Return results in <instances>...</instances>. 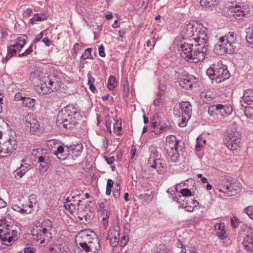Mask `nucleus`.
<instances>
[{"instance_id":"nucleus-21","label":"nucleus","mask_w":253,"mask_h":253,"mask_svg":"<svg viewBox=\"0 0 253 253\" xmlns=\"http://www.w3.org/2000/svg\"><path fill=\"white\" fill-rule=\"evenodd\" d=\"M78 119H79L78 117H74L73 118H69L68 119H66V120H64L63 122H56V123L59 126H63L67 129H70L77 126Z\"/></svg>"},{"instance_id":"nucleus-52","label":"nucleus","mask_w":253,"mask_h":253,"mask_svg":"<svg viewBox=\"0 0 253 253\" xmlns=\"http://www.w3.org/2000/svg\"><path fill=\"white\" fill-rule=\"evenodd\" d=\"M114 130L117 135H122V133H121L122 124H121V122H120L119 121H118V120L116 121V123L114 126Z\"/></svg>"},{"instance_id":"nucleus-13","label":"nucleus","mask_w":253,"mask_h":253,"mask_svg":"<svg viewBox=\"0 0 253 253\" xmlns=\"http://www.w3.org/2000/svg\"><path fill=\"white\" fill-rule=\"evenodd\" d=\"M148 164L151 167L156 169L158 173L163 174L167 171V164L163 159H153L151 157L148 160Z\"/></svg>"},{"instance_id":"nucleus-6","label":"nucleus","mask_w":253,"mask_h":253,"mask_svg":"<svg viewBox=\"0 0 253 253\" xmlns=\"http://www.w3.org/2000/svg\"><path fill=\"white\" fill-rule=\"evenodd\" d=\"M74 117H81L80 109L74 105H68L59 112L57 116L56 122H63L64 120L68 119Z\"/></svg>"},{"instance_id":"nucleus-49","label":"nucleus","mask_w":253,"mask_h":253,"mask_svg":"<svg viewBox=\"0 0 253 253\" xmlns=\"http://www.w3.org/2000/svg\"><path fill=\"white\" fill-rule=\"evenodd\" d=\"M87 78H88L87 84L89 86V89L91 91H93L96 89V88L94 85V83L95 82V79H94V78H93L91 76V74L90 73L87 74Z\"/></svg>"},{"instance_id":"nucleus-34","label":"nucleus","mask_w":253,"mask_h":253,"mask_svg":"<svg viewBox=\"0 0 253 253\" xmlns=\"http://www.w3.org/2000/svg\"><path fill=\"white\" fill-rule=\"evenodd\" d=\"M7 146L6 149H5L6 154H10L13 151L15 150L17 148V144L15 140H11L9 139L8 144L6 145Z\"/></svg>"},{"instance_id":"nucleus-18","label":"nucleus","mask_w":253,"mask_h":253,"mask_svg":"<svg viewBox=\"0 0 253 253\" xmlns=\"http://www.w3.org/2000/svg\"><path fill=\"white\" fill-rule=\"evenodd\" d=\"M120 238V228H110L108 230L107 239L110 240V245L112 247H116L118 245Z\"/></svg>"},{"instance_id":"nucleus-48","label":"nucleus","mask_w":253,"mask_h":253,"mask_svg":"<svg viewBox=\"0 0 253 253\" xmlns=\"http://www.w3.org/2000/svg\"><path fill=\"white\" fill-rule=\"evenodd\" d=\"M201 97L202 98H203V101L206 103H209L214 98V97L211 94H207V93L205 92H202L201 93Z\"/></svg>"},{"instance_id":"nucleus-15","label":"nucleus","mask_w":253,"mask_h":253,"mask_svg":"<svg viewBox=\"0 0 253 253\" xmlns=\"http://www.w3.org/2000/svg\"><path fill=\"white\" fill-rule=\"evenodd\" d=\"M178 82L182 87L185 89H189L196 83V78L192 75L185 74L181 75Z\"/></svg>"},{"instance_id":"nucleus-22","label":"nucleus","mask_w":253,"mask_h":253,"mask_svg":"<svg viewBox=\"0 0 253 253\" xmlns=\"http://www.w3.org/2000/svg\"><path fill=\"white\" fill-rule=\"evenodd\" d=\"M152 131L156 134L166 131L170 128V126L166 124L162 125L158 122H151Z\"/></svg>"},{"instance_id":"nucleus-5","label":"nucleus","mask_w":253,"mask_h":253,"mask_svg":"<svg viewBox=\"0 0 253 253\" xmlns=\"http://www.w3.org/2000/svg\"><path fill=\"white\" fill-rule=\"evenodd\" d=\"M44 80L40 87L41 92L43 94H49L51 92L57 90L61 86V81L59 79L55 76L50 77L44 76Z\"/></svg>"},{"instance_id":"nucleus-29","label":"nucleus","mask_w":253,"mask_h":253,"mask_svg":"<svg viewBox=\"0 0 253 253\" xmlns=\"http://www.w3.org/2000/svg\"><path fill=\"white\" fill-rule=\"evenodd\" d=\"M219 115L223 117H227L231 114L233 109L230 105L219 104Z\"/></svg>"},{"instance_id":"nucleus-64","label":"nucleus","mask_w":253,"mask_h":253,"mask_svg":"<svg viewBox=\"0 0 253 253\" xmlns=\"http://www.w3.org/2000/svg\"><path fill=\"white\" fill-rule=\"evenodd\" d=\"M12 208L15 211L19 212H22V209L21 204L19 205L18 204H14L12 205Z\"/></svg>"},{"instance_id":"nucleus-17","label":"nucleus","mask_w":253,"mask_h":253,"mask_svg":"<svg viewBox=\"0 0 253 253\" xmlns=\"http://www.w3.org/2000/svg\"><path fill=\"white\" fill-rule=\"evenodd\" d=\"M99 240L97 238H92V241H89L88 244L86 242H81L79 244L82 249L79 252H82L83 251V253L84 252L88 253L89 252L93 253L92 249L93 248L95 250H97V248H99Z\"/></svg>"},{"instance_id":"nucleus-12","label":"nucleus","mask_w":253,"mask_h":253,"mask_svg":"<svg viewBox=\"0 0 253 253\" xmlns=\"http://www.w3.org/2000/svg\"><path fill=\"white\" fill-rule=\"evenodd\" d=\"M68 159L75 160L79 157L83 151V146L82 142L80 141L77 142H73L72 144L68 146Z\"/></svg>"},{"instance_id":"nucleus-47","label":"nucleus","mask_w":253,"mask_h":253,"mask_svg":"<svg viewBox=\"0 0 253 253\" xmlns=\"http://www.w3.org/2000/svg\"><path fill=\"white\" fill-rule=\"evenodd\" d=\"M186 205L185 208L188 211H193L194 208L199 205V203L196 200H192V205H189L188 200L185 201Z\"/></svg>"},{"instance_id":"nucleus-25","label":"nucleus","mask_w":253,"mask_h":253,"mask_svg":"<svg viewBox=\"0 0 253 253\" xmlns=\"http://www.w3.org/2000/svg\"><path fill=\"white\" fill-rule=\"evenodd\" d=\"M31 168L28 164H21L20 166L13 171V174L16 179L21 178Z\"/></svg>"},{"instance_id":"nucleus-30","label":"nucleus","mask_w":253,"mask_h":253,"mask_svg":"<svg viewBox=\"0 0 253 253\" xmlns=\"http://www.w3.org/2000/svg\"><path fill=\"white\" fill-rule=\"evenodd\" d=\"M219 0H200V4L203 8L212 9L218 4Z\"/></svg>"},{"instance_id":"nucleus-14","label":"nucleus","mask_w":253,"mask_h":253,"mask_svg":"<svg viewBox=\"0 0 253 253\" xmlns=\"http://www.w3.org/2000/svg\"><path fill=\"white\" fill-rule=\"evenodd\" d=\"M198 21H191L185 25L181 31L184 38H194L196 35Z\"/></svg>"},{"instance_id":"nucleus-37","label":"nucleus","mask_w":253,"mask_h":253,"mask_svg":"<svg viewBox=\"0 0 253 253\" xmlns=\"http://www.w3.org/2000/svg\"><path fill=\"white\" fill-rule=\"evenodd\" d=\"M219 104L216 105H211L209 107L208 113L211 117L219 115Z\"/></svg>"},{"instance_id":"nucleus-42","label":"nucleus","mask_w":253,"mask_h":253,"mask_svg":"<svg viewBox=\"0 0 253 253\" xmlns=\"http://www.w3.org/2000/svg\"><path fill=\"white\" fill-rule=\"evenodd\" d=\"M92 48H86L84 52L83 53L81 59L84 60L90 59H93V57L91 55Z\"/></svg>"},{"instance_id":"nucleus-60","label":"nucleus","mask_w":253,"mask_h":253,"mask_svg":"<svg viewBox=\"0 0 253 253\" xmlns=\"http://www.w3.org/2000/svg\"><path fill=\"white\" fill-rule=\"evenodd\" d=\"M161 97V93H158L157 94V98L155 99V100L154 102V104L155 106H159L163 103Z\"/></svg>"},{"instance_id":"nucleus-8","label":"nucleus","mask_w":253,"mask_h":253,"mask_svg":"<svg viewBox=\"0 0 253 253\" xmlns=\"http://www.w3.org/2000/svg\"><path fill=\"white\" fill-rule=\"evenodd\" d=\"M33 238L37 241H40L41 244L49 242L52 238L51 232H46L38 226H36L32 231Z\"/></svg>"},{"instance_id":"nucleus-45","label":"nucleus","mask_w":253,"mask_h":253,"mask_svg":"<svg viewBox=\"0 0 253 253\" xmlns=\"http://www.w3.org/2000/svg\"><path fill=\"white\" fill-rule=\"evenodd\" d=\"M185 151L184 143L180 140H177V143L176 144L175 152L179 153H183Z\"/></svg>"},{"instance_id":"nucleus-62","label":"nucleus","mask_w":253,"mask_h":253,"mask_svg":"<svg viewBox=\"0 0 253 253\" xmlns=\"http://www.w3.org/2000/svg\"><path fill=\"white\" fill-rule=\"evenodd\" d=\"M128 241V238L127 236L123 235L121 239L120 246L122 247H124L127 243Z\"/></svg>"},{"instance_id":"nucleus-9","label":"nucleus","mask_w":253,"mask_h":253,"mask_svg":"<svg viewBox=\"0 0 253 253\" xmlns=\"http://www.w3.org/2000/svg\"><path fill=\"white\" fill-rule=\"evenodd\" d=\"M198 26H197L196 35L195 37L193 38V40L196 42L202 44V45L206 46L208 48V45L207 43L208 40L207 35L208 29L201 22H198Z\"/></svg>"},{"instance_id":"nucleus-3","label":"nucleus","mask_w":253,"mask_h":253,"mask_svg":"<svg viewBox=\"0 0 253 253\" xmlns=\"http://www.w3.org/2000/svg\"><path fill=\"white\" fill-rule=\"evenodd\" d=\"M217 189L224 196H232L238 193L240 189V185L232 177H223L218 183Z\"/></svg>"},{"instance_id":"nucleus-19","label":"nucleus","mask_w":253,"mask_h":253,"mask_svg":"<svg viewBox=\"0 0 253 253\" xmlns=\"http://www.w3.org/2000/svg\"><path fill=\"white\" fill-rule=\"evenodd\" d=\"M229 140L226 146L233 151L242 146L241 139L239 136H234L232 133H229Z\"/></svg>"},{"instance_id":"nucleus-57","label":"nucleus","mask_w":253,"mask_h":253,"mask_svg":"<svg viewBox=\"0 0 253 253\" xmlns=\"http://www.w3.org/2000/svg\"><path fill=\"white\" fill-rule=\"evenodd\" d=\"M244 211L248 214L251 219L253 220V206H248L245 209Z\"/></svg>"},{"instance_id":"nucleus-10","label":"nucleus","mask_w":253,"mask_h":253,"mask_svg":"<svg viewBox=\"0 0 253 253\" xmlns=\"http://www.w3.org/2000/svg\"><path fill=\"white\" fill-rule=\"evenodd\" d=\"M223 14L226 17L235 19H240V16L244 17L247 14L246 12L242 9L239 8V7L236 5L235 6H232L225 7L222 11Z\"/></svg>"},{"instance_id":"nucleus-31","label":"nucleus","mask_w":253,"mask_h":253,"mask_svg":"<svg viewBox=\"0 0 253 253\" xmlns=\"http://www.w3.org/2000/svg\"><path fill=\"white\" fill-rule=\"evenodd\" d=\"M240 109L244 111L245 115L248 118L253 120V102L251 106H246L245 104L241 105Z\"/></svg>"},{"instance_id":"nucleus-27","label":"nucleus","mask_w":253,"mask_h":253,"mask_svg":"<svg viewBox=\"0 0 253 253\" xmlns=\"http://www.w3.org/2000/svg\"><path fill=\"white\" fill-rule=\"evenodd\" d=\"M251 93H253L252 90H246L244 91L242 100H241V105L245 104L246 106H251L253 103V96H251Z\"/></svg>"},{"instance_id":"nucleus-32","label":"nucleus","mask_w":253,"mask_h":253,"mask_svg":"<svg viewBox=\"0 0 253 253\" xmlns=\"http://www.w3.org/2000/svg\"><path fill=\"white\" fill-rule=\"evenodd\" d=\"M15 46L13 45V44L10 45L7 47V53L5 57L2 59V62L4 63L8 61L16 53V51L15 50Z\"/></svg>"},{"instance_id":"nucleus-61","label":"nucleus","mask_w":253,"mask_h":253,"mask_svg":"<svg viewBox=\"0 0 253 253\" xmlns=\"http://www.w3.org/2000/svg\"><path fill=\"white\" fill-rule=\"evenodd\" d=\"M33 51V47H32V44H31L28 49H27L24 52L19 54L18 55L19 57L21 56H26L30 54Z\"/></svg>"},{"instance_id":"nucleus-11","label":"nucleus","mask_w":253,"mask_h":253,"mask_svg":"<svg viewBox=\"0 0 253 253\" xmlns=\"http://www.w3.org/2000/svg\"><path fill=\"white\" fill-rule=\"evenodd\" d=\"M192 106L189 101H183L179 103L178 108L174 109L173 113L175 116L180 117L181 115L191 116Z\"/></svg>"},{"instance_id":"nucleus-4","label":"nucleus","mask_w":253,"mask_h":253,"mask_svg":"<svg viewBox=\"0 0 253 253\" xmlns=\"http://www.w3.org/2000/svg\"><path fill=\"white\" fill-rule=\"evenodd\" d=\"M17 231L12 229L5 220L0 223V239L3 245H10L17 239Z\"/></svg>"},{"instance_id":"nucleus-1","label":"nucleus","mask_w":253,"mask_h":253,"mask_svg":"<svg viewBox=\"0 0 253 253\" xmlns=\"http://www.w3.org/2000/svg\"><path fill=\"white\" fill-rule=\"evenodd\" d=\"M193 44L184 42L180 44L179 50L181 56L186 61L197 63L203 61L208 54V48L202 44L198 43L193 49Z\"/></svg>"},{"instance_id":"nucleus-56","label":"nucleus","mask_w":253,"mask_h":253,"mask_svg":"<svg viewBox=\"0 0 253 253\" xmlns=\"http://www.w3.org/2000/svg\"><path fill=\"white\" fill-rule=\"evenodd\" d=\"M28 202L30 205L33 207L34 205H36L38 202L37 196L34 194H32L29 197Z\"/></svg>"},{"instance_id":"nucleus-63","label":"nucleus","mask_w":253,"mask_h":253,"mask_svg":"<svg viewBox=\"0 0 253 253\" xmlns=\"http://www.w3.org/2000/svg\"><path fill=\"white\" fill-rule=\"evenodd\" d=\"M99 54L101 57H105L106 54L104 51V48L103 45H100L98 46Z\"/></svg>"},{"instance_id":"nucleus-16","label":"nucleus","mask_w":253,"mask_h":253,"mask_svg":"<svg viewBox=\"0 0 253 253\" xmlns=\"http://www.w3.org/2000/svg\"><path fill=\"white\" fill-rule=\"evenodd\" d=\"M25 121L28 126L30 127V131L34 133L40 128V124L37 119V117L33 114H28L25 117Z\"/></svg>"},{"instance_id":"nucleus-55","label":"nucleus","mask_w":253,"mask_h":253,"mask_svg":"<svg viewBox=\"0 0 253 253\" xmlns=\"http://www.w3.org/2000/svg\"><path fill=\"white\" fill-rule=\"evenodd\" d=\"M231 224L233 228H236L240 223V219L236 216H233L230 219Z\"/></svg>"},{"instance_id":"nucleus-46","label":"nucleus","mask_w":253,"mask_h":253,"mask_svg":"<svg viewBox=\"0 0 253 253\" xmlns=\"http://www.w3.org/2000/svg\"><path fill=\"white\" fill-rule=\"evenodd\" d=\"M247 42L253 46V30L249 29L246 36Z\"/></svg>"},{"instance_id":"nucleus-36","label":"nucleus","mask_w":253,"mask_h":253,"mask_svg":"<svg viewBox=\"0 0 253 253\" xmlns=\"http://www.w3.org/2000/svg\"><path fill=\"white\" fill-rule=\"evenodd\" d=\"M23 104L26 107L33 109L35 108V100L30 97H24L23 100Z\"/></svg>"},{"instance_id":"nucleus-40","label":"nucleus","mask_w":253,"mask_h":253,"mask_svg":"<svg viewBox=\"0 0 253 253\" xmlns=\"http://www.w3.org/2000/svg\"><path fill=\"white\" fill-rule=\"evenodd\" d=\"M26 44V41L24 39H17L16 40V41L15 42H14L13 45H15V50L17 52L18 50H20L24 46V45Z\"/></svg>"},{"instance_id":"nucleus-54","label":"nucleus","mask_w":253,"mask_h":253,"mask_svg":"<svg viewBox=\"0 0 253 253\" xmlns=\"http://www.w3.org/2000/svg\"><path fill=\"white\" fill-rule=\"evenodd\" d=\"M120 184L119 183L116 184L115 185L114 191H113V196L115 198V199H117L120 197Z\"/></svg>"},{"instance_id":"nucleus-53","label":"nucleus","mask_w":253,"mask_h":253,"mask_svg":"<svg viewBox=\"0 0 253 253\" xmlns=\"http://www.w3.org/2000/svg\"><path fill=\"white\" fill-rule=\"evenodd\" d=\"M191 116H187L181 115L179 118H181V121L179 122L178 126L180 127L185 126L187 125V121L189 120Z\"/></svg>"},{"instance_id":"nucleus-20","label":"nucleus","mask_w":253,"mask_h":253,"mask_svg":"<svg viewBox=\"0 0 253 253\" xmlns=\"http://www.w3.org/2000/svg\"><path fill=\"white\" fill-rule=\"evenodd\" d=\"M30 81L34 84V85H40L42 84L44 80L43 74L40 71H36L32 72L30 74Z\"/></svg>"},{"instance_id":"nucleus-39","label":"nucleus","mask_w":253,"mask_h":253,"mask_svg":"<svg viewBox=\"0 0 253 253\" xmlns=\"http://www.w3.org/2000/svg\"><path fill=\"white\" fill-rule=\"evenodd\" d=\"M206 142V139H204L203 137L199 136L197 138V143L196 145V149L197 151H201L202 149L203 144H205Z\"/></svg>"},{"instance_id":"nucleus-38","label":"nucleus","mask_w":253,"mask_h":253,"mask_svg":"<svg viewBox=\"0 0 253 253\" xmlns=\"http://www.w3.org/2000/svg\"><path fill=\"white\" fill-rule=\"evenodd\" d=\"M224 37V39H226V40H228V41H229L232 44H236L237 36L234 32H230L226 34Z\"/></svg>"},{"instance_id":"nucleus-59","label":"nucleus","mask_w":253,"mask_h":253,"mask_svg":"<svg viewBox=\"0 0 253 253\" xmlns=\"http://www.w3.org/2000/svg\"><path fill=\"white\" fill-rule=\"evenodd\" d=\"M179 193H181L183 197H189L192 196L191 191L188 188H183L181 189Z\"/></svg>"},{"instance_id":"nucleus-26","label":"nucleus","mask_w":253,"mask_h":253,"mask_svg":"<svg viewBox=\"0 0 253 253\" xmlns=\"http://www.w3.org/2000/svg\"><path fill=\"white\" fill-rule=\"evenodd\" d=\"M214 228L216 231L217 236L220 240H224L227 238L224 223L220 222L216 223L214 225Z\"/></svg>"},{"instance_id":"nucleus-2","label":"nucleus","mask_w":253,"mask_h":253,"mask_svg":"<svg viewBox=\"0 0 253 253\" xmlns=\"http://www.w3.org/2000/svg\"><path fill=\"white\" fill-rule=\"evenodd\" d=\"M206 73L211 80L215 81L217 83L229 79L230 76L227 67L222 64L221 61H219L217 64H213L207 70Z\"/></svg>"},{"instance_id":"nucleus-35","label":"nucleus","mask_w":253,"mask_h":253,"mask_svg":"<svg viewBox=\"0 0 253 253\" xmlns=\"http://www.w3.org/2000/svg\"><path fill=\"white\" fill-rule=\"evenodd\" d=\"M47 19V16L46 14L36 13L34 14V16L30 19V23L32 24H36L37 22H40Z\"/></svg>"},{"instance_id":"nucleus-51","label":"nucleus","mask_w":253,"mask_h":253,"mask_svg":"<svg viewBox=\"0 0 253 253\" xmlns=\"http://www.w3.org/2000/svg\"><path fill=\"white\" fill-rule=\"evenodd\" d=\"M22 209V212H25L26 213H29L33 211V207L30 205V204L28 201L26 202L25 203H23L21 204Z\"/></svg>"},{"instance_id":"nucleus-44","label":"nucleus","mask_w":253,"mask_h":253,"mask_svg":"<svg viewBox=\"0 0 253 253\" xmlns=\"http://www.w3.org/2000/svg\"><path fill=\"white\" fill-rule=\"evenodd\" d=\"M168 155L170 158V161L172 163H176L178 162L180 153L175 151H172L168 153Z\"/></svg>"},{"instance_id":"nucleus-28","label":"nucleus","mask_w":253,"mask_h":253,"mask_svg":"<svg viewBox=\"0 0 253 253\" xmlns=\"http://www.w3.org/2000/svg\"><path fill=\"white\" fill-rule=\"evenodd\" d=\"M38 163L40 164V171H46L49 168V161L48 159L43 156H40L38 157Z\"/></svg>"},{"instance_id":"nucleus-43","label":"nucleus","mask_w":253,"mask_h":253,"mask_svg":"<svg viewBox=\"0 0 253 253\" xmlns=\"http://www.w3.org/2000/svg\"><path fill=\"white\" fill-rule=\"evenodd\" d=\"M49 253H67L61 246L56 245L55 247H50L49 249Z\"/></svg>"},{"instance_id":"nucleus-24","label":"nucleus","mask_w":253,"mask_h":253,"mask_svg":"<svg viewBox=\"0 0 253 253\" xmlns=\"http://www.w3.org/2000/svg\"><path fill=\"white\" fill-rule=\"evenodd\" d=\"M177 140L175 135H170L167 137L166 145L168 153L174 151Z\"/></svg>"},{"instance_id":"nucleus-7","label":"nucleus","mask_w":253,"mask_h":253,"mask_svg":"<svg viewBox=\"0 0 253 253\" xmlns=\"http://www.w3.org/2000/svg\"><path fill=\"white\" fill-rule=\"evenodd\" d=\"M220 44H216L214 49V51L217 54L223 55L224 54H231L233 53L236 48V45L234 44H232L228 40H226L224 37H220Z\"/></svg>"},{"instance_id":"nucleus-50","label":"nucleus","mask_w":253,"mask_h":253,"mask_svg":"<svg viewBox=\"0 0 253 253\" xmlns=\"http://www.w3.org/2000/svg\"><path fill=\"white\" fill-rule=\"evenodd\" d=\"M90 232H91L88 230L82 231L79 233L78 237H81L86 241L87 240L89 241L91 239L90 234H89Z\"/></svg>"},{"instance_id":"nucleus-23","label":"nucleus","mask_w":253,"mask_h":253,"mask_svg":"<svg viewBox=\"0 0 253 253\" xmlns=\"http://www.w3.org/2000/svg\"><path fill=\"white\" fill-rule=\"evenodd\" d=\"M68 146H59L57 150L54 153L57 158L60 160H65L68 159L67 153H68Z\"/></svg>"},{"instance_id":"nucleus-41","label":"nucleus","mask_w":253,"mask_h":253,"mask_svg":"<svg viewBox=\"0 0 253 253\" xmlns=\"http://www.w3.org/2000/svg\"><path fill=\"white\" fill-rule=\"evenodd\" d=\"M108 88L110 90H113L117 86V81L114 76L111 75L108 81Z\"/></svg>"},{"instance_id":"nucleus-58","label":"nucleus","mask_w":253,"mask_h":253,"mask_svg":"<svg viewBox=\"0 0 253 253\" xmlns=\"http://www.w3.org/2000/svg\"><path fill=\"white\" fill-rule=\"evenodd\" d=\"M150 152L153 155V159H157L160 156V153L154 146H151L150 147Z\"/></svg>"},{"instance_id":"nucleus-33","label":"nucleus","mask_w":253,"mask_h":253,"mask_svg":"<svg viewBox=\"0 0 253 253\" xmlns=\"http://www.w3.org/2000/svg\"><path fill=\"white\" fill-rule=\"evenodd\" d=\"M39 226L46 232H51V230L53 227L51 221L48 219L43 220Z\"/></svg>"}]
</instances>
